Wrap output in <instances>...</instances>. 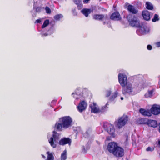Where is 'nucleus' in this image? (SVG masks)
I'll list each match as a JSON object with an SVG mask.
<instances>
[{
	"instance_id": "obj_7",
	"label": "nucleus",
	"mask_w": 160,
	"mask_h": 160,
	"mask_svg": "<svg viewBox=\"0 0 160 160\" xmlns=\"http://www.w3.org/2000/svg\"><path fill=\"white\" fill-rule=\"evenodd\" d=\"M124 87L122 90V92L123 94L126 93H130L132 92L133 87L131 82H128Z\"/></svg>"
},
{
	"instance_id": "obj_23",
	"label": "nucleus",
	"mask_w": 160,
	"mask_h": 160,
	"mask_svg": "<svg viewBox=\"0 0 160 160\" xmlns=\"http://www.w3.org/2000/svg\"><path fill=\"white\" fill-rule=\"evenodd\" d=\"M153 90H148V91L145 93L144 95L146 98H151L153 95Z\"/></svg>"
},
{
	"instance_id": "obj_18",
	"label": "nucleus",
	"mask_w": 160,
	"mask_h": 160,
	"mask_svg": "<svg viewBox=\"0 0 160 160\" xmlns=\"http://www.w3.org/2000/svg\"><path fill=\"white\" fill-rule=\"evenodd\" d=\"M142 15L144 19L147 20L148 21L150 19V15L149 12L146 10L142 12Z\"/></svg>"
},
{
	"instance_id": "obj_32",
	"label": "nucleus",
	"mask_w": 160,
	"mask_h": 160,
	"mask_svg": "<svg viewBox=\"0 0 160 160\" xmlns=\"http://www.w3.org/2000/svg\"><path fill=\"white\" fill-rule=\"evenodd\" d=\"M153 150H154L153 148H151L150 147L146 149L147 151H152Z\"/></svg>"
},
{
	"instance_id": "obj_24",
	"label": "nucleus",
	"mask_w": 160,
	"mask_h": 160,
	"mask_svg": "<svg viewBox=\"0 0 160 160\" xmlns=\"http://www.w3.org/2000/svg\"><path fill=\"white\" fill-rule=\"evenodd\" d=\"M145 5L146 8L147 9L150 10L153 9V6L151 2H146Z\"/></svg>"
},
{
	"instance_id": "obj_4",
	"label": "nucleus",
	"mask_w": 160,
	"mask_h": 160,
	"mask_svg": "<svg viewBox=\"0 0 160 160\" xmlns=\"http://www.w3.org/2000/svg\"><path fill=\"white\" fill-rule=\"evenodd\" d=\"M127 18L130 25L132 27H138L139 26V22L138 18L134 15H129Z\"/></svg>"
},
{
	"instance_id": "obj_30",
	"label": "nucleus",
	"mask_w": 160,
	"mask_h": 160,
	"mask_svg": "<svg viewBox=\"0 0 160 160\" xmlns=\"http://www.w3.org/2000/svg\"><path fill=\"white\" fill-rule=\"evenodd\" d=\"M117 94L118 93L117 92H115L113 93L110 98L112 100H113V99H114L117 97Z\"/></svg>"
},
{
	"instance_id": "obj_25",
	"label": "nucleus",
	"mask_w": 160,
	"mask_h": 160,
	"mask_svg": "<svg viewBox=\"0 0 160 160\" xmlns=\"http://www.w3.org/2000/svg\"><path fill=\"white\" fill-rule=\"evenodd\" d=\"M67 158V151L64 150L61 154V160H65Z\"/></svg>"
},
{
	"instance_id": "obj_19",
	"label": "nucleus",
	"mask_w": 160,
	"mask_h": 160,
	"mask_svg": "<svg viewBox=\"0 0 160 160\" xmlns=\"http://www.w3.org/2000/svg\"><path fill=\"white\" fill-rule=\"evenodd\" d=\"M147 124L149 126L154 128L157 127L158 125L157 122L153 120H148Z\"/></svg>"
},
{
	"instance_id": "obj_22",
	"label": "nucleus",
	"mask_w": 160,
	"mask_h": 160,
	"mask_svg": "<svg viewBox=\"0 0 160 160\" xmlns=\"http://www.w3.org/2000/svg\"><path fill=\"white\" fill-rule=\"evenodd\" d=\"M74 2L78 5L79 9H80L82 7V4L81 0H73Z\"/></svg>"
},
{
	"instance_id": "obj_10",
	"label": "nucleus",
	"mask_w": 160,
	"mask_h": 160,
	"mask_svg": "<svg viewBox=\"0 0 160 160\" xmlns=\"http://www.w3.org/2000/svg\"><path fill=\"white\" fill-rule=\"evenodd\" d=\"M151 112L153 114L157 115L160 113V106L156 104L153 105L151 109Z\"/></svg>"
},
{
	"instance_id": "obj_13",
	"label": "nucleus",
	"mask_w": 160,
	"mask_h": 160,
	"mask_svg": "<svg viewBox=\"0 0 160 160\" xmlns=\"http://www.w3.org/2000/svg\"><path fill=\"white\" fill-rule=\"evenodd\" d=\"M71 140L68 138H63L61 139L59 141V144L60 145H64L67 144L69 145L71 144Z\"/></svg>"
},
{
	"instance_id": "obj_12",
	"label": "nucleus",
	"mask_w": 160,
	"mask_h": 160,
	"mask_svg": "<svg viewBox=\"0 0 160 160\" xmlns=\"http://www.w3.org/2000/svg\"><path fill=\"white\" fill-rule=\"evenodd\" d=\"M87 106L86 102L84 101H82L79 103L78 106V110L80 112H82L85 110Z\"/></svg>"
},
{
	"instance_id": "obj_37",
	"label": "nucleus",
	"mask_w": 160,
	"mask_h": 160,
	"mask_svg": "<svg viewBox=\"0 0 160 160\" xmlns=\"http://www.w3.org/2000/svg\"><path fill=\"white\" fill-rule=\"evenodd\" d=\"M90 0H84L83 1L84 3H87Z\"/></svg>"
},
{
	"instance_id": "obj_8",
	"label": "nucleus",
	"mask_w": 160,
	"mask_h": 160,
	"mask_svg": "<svg viewBox=\"0 0 160 160\" xmlns=\"http://www.w3.org/2000/svg\"><path fill=\"white\" fill-rule=\"evenodd\" d=\"M112 154L117 157H122L124 154V150L121 147L118 146Z\"/></svg>"
},
{
	"instance_id": "obj_3",
	"label": "nucleus",
	"mask_w": 160,
	"mask_h": 160,
	"mask_svg": "<svg viewBox=\"0 0 160 160\" xmlns=\"http://www.w3.org/2000/svg\"><path fill=\"white\" fill-rule=\"evenodd\" d=\"M103 127L105 130L112 137L115 136V130L112 125L108 123H105L104 124Z\"/></svg>"
},
{
	"instance_id": "obj_5",
	"label": "nucleus",
	"mask_w": 160,
	"mask_h": 160,
	"mask_svg": "<svg viewBox=\"0 0 160 160\" xmlns=\"http://www.w3.org/2000/svg\"><path fill=\"white\" fill-rule=\"evenodd\" d=\"M128 121V117L127 116L123 115L118 119L117 126L118 128H121L125 125L127 122Z\"/></svg>"
},
{
	"instance_id": "obj_15",
	"label": "nucleus",
	"mask_w": 160,
	"mask_h": 160,
	"mask_svg": "<svg viewBox=\"0 0 160 160\" xmlns=\"http://www.w3.org/2000/svg\"><path fill=\"white\" fill-rule=\"evenodd\" d=\"M139 30L142 34H144L148 32L149 31V29L146 26L143 25L140 28Z\"/></svg>"
},
{
	"instance_id": "obj_38",
	"label": "nucleus",
	"mask_w": 160,
	"mask_h": 160,
	"mask_svg": "<svg viewBox=\"0 0 160 160\" xmlns=\"http://www.w3.org/2000/svg\"><path fill=\"white\" fill-rule=\"evenodd\" d=\"M36 22L37 23H40V22H41V21L40 20L38 19L36 21Z\"/></svg>"
},
{
	"instance_id": "obj_40",
	"label": "nucleus",
	"mask_w": 160,
	"mask_h": 160,
	"mask_svg": "<svg viewBox=\"0 0 160 160\" xmlns=\"http://www.w3.org/2000/svg\"><path fill=\"white\" fill-rule=\"evenodd\" d=\"M42 156L43 158H45V156L44 155L42 154Z\"/></svg>"
},
{
	"instance_id": "obj_11",
	"label": "nucleus",
	"mask_w": 160,
	"mask_h": 160,
	"mask_svg": "<svg viewBox=\"0 0 160 160\" xmlns=\"http://www.w3.org/2000/svg\"><path fill=\"white\" fill-rule=\"evenodd\" d=\"M93 17L95 20L100 21L106 20L108 18V15L106 14H95L93 15Z\"/></svg>"
},
{
	"instance_id": "obj_28",
	"label": "nucleus",
	"mask_w": 160,
	"mask_h": 160,
	"mask_svg": "<svg viewBox=\"0 0 160 160\" xmlns=\"http://www.w3.org/2000/svg\"><path fill=\"white\" fill-rule=\"evenodd\" d=\"M75 93L78 95H81L82 94V89H76L75 91Z\"/></svg>"
},
{
	"instance_id": "obj_41",
	"label": "nucleus",
	"mask_w": 160,
	"mask_h": 160,
	"mask_svg": "<svg viewBox=\"0 0 160 160\" xmlns=\"http://www.w3.org/2000/svg\"><path fill=\"white\" fill-rule=\"evenodd\" d=\"M121 99L122 100H123V98L122 97H121Z\"/></svg>"
},
{
	"instance_id": "obj_2",
	"label": "nucleus",
	"mask_w": 160,
	"mask_h": 160,
	"mask_svg": "<svg viewBox=\"0 0 160 160\" xmlns=\"http://www.w3.org/2000/svg\"><path fill=\"white\" fill-rule=\"evenodd\" d=\"M60 138V134L55 131H53L52 136L49 137V135L48 136L49 143L51 146L54 148H56L57 143Z\"/></svg>"
},
{
	"instance_id": "obj_29",
	"label": "nucleus",
	"mask_w": 160,
	"mask_h": 160,
	"mask_svg": "<svg viewBox=\"0 0 160 160\" xmlns=\"http://www.w3.org/2000/svg\"><path fill=\"white\" fill-rule=\"evenodd\" d=\"M159 18H158V16L157 14H155L154 15V18L152 19V21L153 22H155L157 21H158Z\"/></svg>"
},
{
	"instance_id": "obj_1",
	"label": "nucleus",
	"mask_w": 160,
	"mask_h": 160,
	"mask_svg": "<svg viewBox=\"0 0 160 160\" xmlns=\"http://www.w3.org/2000/svg\"><path fill=\"white\" fill-rule=\"evenodd\" d=\"M72 121V119L69 116L63 117L59 119L60 122L56 123L55 128L59 131H62L63 128H67L71 126Z\"/></svg>"
},
{
	"instance_id": "obj_31",
	"label": "nucleus",
	"mask_w": 160,
	"mask_h": 160,
	"mask_svg": "<svg viewBox=\"0 0 160 160\" xmlns=\"http://www.w3.org/2000/svg\"><path fill=\"white\" fill-rule=\"evenodd\" d=\"M45 10H46V12L48 14H50L51 13V10L50 8L48 7H46L45 8Z\"/></svg>"
},
{
	"instance_id": "obj_27",
	"label": "nucleus",
	"mask_w": 160,
	"mask_h": 160,
	"mask_svg": "<svg viewBox=\"0 0 160 160\" xmlns=\"http://www.w3.org/2000/svg\"><path fill=\"white\" fill-rule=\"evenodd\" d=\"M49 23V21L48 20H45L43 24V25L42 26V28H44L47 26Z\"/></svg>"
},
{
	"instance_id": "obj_14",
	"label": "nucleus",
	"mask_w": 160,
	"mask_h": 160,
	"mask_svg": "<svg viewBox=\"0 0 160 160\" xmlns=\"http://www.w3.org/2000/svg\"><path fill=\"white\" fill-rule=\"evenodd\" d=\"M90 107L92 112L97 113L99 111V108L98 107L95 102H93L92 104H91Z\"/></svg>"
},
{
	"instance_id": "obj_9",
	"label": "nucleus",
	"mask_w": 160,
	"mask_h": 160,
	"mask_svg": "<svg viewBox=\"0 0 160 160\" xmlns=\"http://www.w3.org/2000/svg\"><path fill=\"white\" fill-rule=\"evenodd\" d=\"M118 146L116 143L114 142H111L108 144V149L110 152L112 154Z\"/></svg>"
},
{
	"instance_id": "obj_44",
	"label": "nucleus",
	"mask_w": 160,
	"mask_h": 160,
	"mask_svg": "<svg viewBox=\"0 0 160 160\" xmlns=\"http://www.w3.org/2000/svg\"><path fill=\"white\" fill-rule=\"evenodd\" d=\"M73 94H74V93H72V95H73Z\"/></svg>"
},
{
	"instance_id": "obj_39",
	"label": "nucleus",
	"mask_w": 160,
	"mask_h": 160,
	"mask_svg": "<svg viewBox=\"0 0 160 160\" xmlns=\"http://www.w3.org/2000/svg\"><path fill=\"white\" fill-rule=\"evenodd\" d=\"M159 131L160 132V123H159Z\"/></svg>"
},
{
	"instance_id": "obj_6",
	"label": "nucleus",
	"mask_w": 160,
	"mask_h": 160,
	"mask_svg": "<svg viewBox=\"0 0 160 160\" xmlns=\"http://www.w3.org/2000/svg\"><path fill=\"white\" fill-rule=\"evenodd\" d=\"M118 78L119 82L122 87H124L128 82L127 77L124 74L120 73L118 75Z\"/></svg>"
},
{
	"instance_id": "obj_43",
	"label": "nucleus",
	"mask_w": 160,
	"mask_h": 160,
	"mask_svg": "<svg viewBox=\"0 0 160 160\" xmlns=\"http://www.w3.org/2000/svg\"><path fill=\"white\" fill-rule=\"evenodd\" d=\"M44 36H47V34H44Z\"/></svg>"
},
{
	"instance_id": "obj_33",
	"label": "nucleus",
	"mask_w": 160,
	"mask_h": 160,
	"mask_svg": "<svg viewBox=\"0 0 160 160\" xmlns=\"http://www.w3.org/2000/svg\"><path fill=\"white\" fill-rule=\"evenodd\" d=\"M111 94V91H108L107 92L106 97H109Z\"/></svg>"
},
{
	"instance_id": "obj_17",
	"label": "nucleus",
	"mask_w": 160,
	"mask_h": 160,
	"mask_svg": "<svg viewBox=\"0 0 160 160\" xmlns=\"http://www.w3.org/2000/svg\"><path fill=\"white\" fill-rule=\"evenodd\" d=\"M140 112L143 116H151V113L149 110H145L142 108H141L139 110Z\"/></svg>"
},
{
	"instance_id": "obj_42",
	"label": "nucleus",
	"mask_w": 160,
	"mask_h": 160,
	"mask_svg": "<svg viewBox=\"0 0 160 160\" xmlns=\"http://www.w3.org/2000/svg\"><path fill=\"white\" fill-rule=\"evenodd\" d=\"M144 84L142 85V87L143 88H144Z\"/></svg>"
},
{
	"instance_id": "obj_36",
	"label": "nucleus",
	"mask_w": 160,
	"mask_h": 160,
	"mask_svg": "<svg viewBox=\"0 0 160 160\" xmlns=\"http://www.w3.org/2000/svg\"><path fill=\"white\" fill-rule=\"evenodd\" d=\"M41 9L40 7H38L36 9V11L38 12H39L40 11Z\"/></svg>"
},
{
	"instance_id": "obj_21",
	"label": "nucleus",
	"mask_w": 160,
	"mask_h": 160,
	"mask_svg": "<svg viewBox=\"0 0 160 160\" xmlns=\"http://www.w3.org/2000/svg\"><path fill=\"white\" fill-rule=\"evenodd\" d=\"M92 10L90 9L84 8L81 11V12L83 14L85 17H88V15L90 14Z\"/></svg>"
},
{
	"instance_id": "obj_20",
	"label": "nucleus",
	"mask_w": 160,
	"mask_h": 160,
	"mask_svg": "<svg viewBox=\"0 0 160 160\" xmlns=\"http://www.w3.org/2000/svg\"><path fill=\"white\" fill-rule=\"evenodd\" d=\"M128 9L130 12L133 14H136L138 13V11L135 8V7L131 5H128Z\"/></svg>"
},
{
	"instance_id": "obj_16",
	"label": "nucleus",
	"mask_w": 160,
	"mask_h": 160,
	"mask_svg": "<svg viewBox=\"0 0 160 160\" xmlns=\"http://www.w3.org/2000/svg\"><path fill=\"white\" fill-rule=\"evenodd\" d=\"M110 18L114 20H120L121 18L118 12H116L112 15Z\"/></svg>"
},
{
	"instance_id": "obj_35",
	"label": "nucleus",
	"mask_w": 160,
	"mask_h": 160,
	"mask_svg": "<svg viewBox=\"0 0 160 160\" xmlns=\"http://www.w3.org/2000/svg\"><path fill=\"white\" fill-rule=\"evenodd\" d=\"M155 44L156 45L157 47H160V42H156L155 43Z\"/></svg>"
},
{
	"instance_id": "obj_26",
	"label": "nucleus",
	"mask_w": 160,
	"mask_h": 160,
	"mask_svg": "<svg viewBox=\"0 0 160 160\" xmlns=\"http://www.w3.org/2000/svg\"><path fill=\"white\" fill-rule=\"evenodd\" d=\"M63 17V16L61 14H58L55 15L54 17V19L57 20H58L62 18Z\"/></svg>"
},
{
	"instance_id": "obj_34",
	"label": "nucleus",
	"mask_w": 160,
	"mask_h": 160,
	"mask_svg": "<svg viewBox=\"0 0 160 160\" xmlns=\"http://www.w3.org/2000/svg\"><path fill=\"white\" fill-rule=\"evenodd\" d=\"M147 48L148 50H151L152 49V46L150 45H148L147 47Z\"/></svg>"
}]
</instances>
